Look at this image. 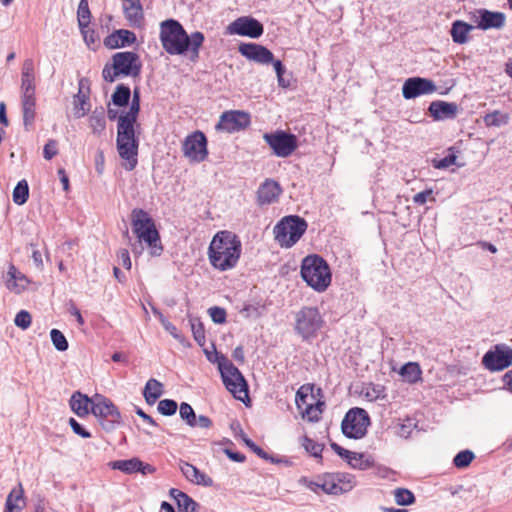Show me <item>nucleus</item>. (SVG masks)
Returning <instances> with one entry per match:
<instances>
[{
  "label": "nucleus",
  "instance_id": "1",
  "mask_svg": "<svg viewBox=\"0 0 512 512\" xmlns=\"http://www.w3.org/2000/svg\"><path fill=\"white\" fill-rule=\"evenodd\" d=\"M204 40V34L200 31L188 35L177 20L168 19L160 25V41L170 55H188L192 62H196Z\"/></svg>",
  "mask_w": 512,
  "mask_h": 512
},
{
  "label": "nucleus",
  "instance_id": "2",
  "mask_svg": "<svg viewBox=\"0 0 512 512\" xmlns=\"http://www.w3.org/2000/svg\"><path fill=\"white\" fill-rule=\"evenodd\" d=\"M242 244L239 237L227 230L217 232L208 248L211 266L219 271L233 269L241 256Z\"/></svg>",
  "mask_w": 512,
  "mask_h": 512
},
{
  "label": "nucleus",
  "instance_id": "3",
  "mask_svg": "<svg viewBox=\"0 0 512 512\" xmlns=\"http://www.w3.org/2000/svg\"><path fill=\"white\" fill-rule=\"evenodd\" d=\"M136 121V119L119 116L117 123V151L124 160L122 166L127 171L134 170L138 164L139 140L134 128Z\"/></svg>",
  "mask_w": 512,
  "mask_h": 512
},
{
  "label": "nucleus",
  "instance_id": "4",
  "mask_svg": "<svg viewBox=\"0 0 512 512\" xmlns=\"http://www.w3.org/2000/svg\"><path fill=\"white\" fill-rule=\"evenodd\" d=\"M131 224L133 232L140 241L145 242L150 248L152 256H159L163 247L160 243L159 232L155 227L153 219L149 214L140 208H135L131 212Z\"/></svg>",
  "mask_w": 512,
  "mask_h": 512
},
{
  "label": "nucleus",
  "instance_id": "5",
  "mask_svg": "<svg viewBox=\"0 0 512 512\" xmlns=\"http://www.w3.org/2000/svg\"><path fill=\"white\" fill-rule=\"evenodd\" d=\"M301 276L317 292H324L331 283L330 267L319 255H309L302 260Z\"/></svg>",
  "mask_w": 512,
  "mask_h": 512
},
{
  "label": "nucleus",
  "instance_id": "6",
  "mask_svg": "<svg viewBox=\"0 0 512 512\" xmlns=\"http://www.w3.org/2000/svg\"><path fill=\"white\" fill-rule=\"evenodd\" d=\"M324 323L317 307L304 306L295 314L294 330L303 341L310 342L318 336Z\"/></svg>",
  "mask_w": 512,
  "mask_h": 512
},
{
  "label": "nucleus",
  "instance_id": "7",
  "mask_svg": "<svg viewBox=\"0 0 512 512\" xmlns=\"http://www.w3.org/2000/svg\"><path fill=\"white\" fill-rule=\"evenodd\" d=\"M307 226L305 219L297 215L285 216L273 229L275 240L281 247L290 248L303 236Z\"/></svg>",
  "mask_w": 512,
  "mask_h": 512
},
{
  "label": "nucleus",
  "instance_id": "8",
  "mask_svg": "<svg viewBox=\"0 0 512 512\" xmlns=\"http://www.w3.org/2000/svg\"><path fill=\"white\" fill-rule=\"evenodd\" d=\"M91 413L106 431L114 430L121 422V414L118 408L110 399L100 394H96L93 398Z\"/></svg>",
  "mask_w": 512,
  "mask_h": 512
},
{
  "label": "nucleus",
  "instance_id": "9",
  "mask_svg": "<svg viewBox=\"0 0 512 512\" xmlns=\"http://www.w3.org/2000/svg\"><path fill=\"white\" fill-rule=\"evenodd\" d=\"M370 418L366 410L362 408L350 409L341 424L343 434L351 439H360L367 433Z\"/></svg>",
  "mask_w": 512,
  "mask_h": 512
},
{
  "label": "nucleus",
  "instance_id": "10",
  "mask_svg": "<svg viewBox=\"0 0 512 512\" xmlns=\"http://www.w3.org/2000/svg\"><path fill=\"white\" fill-rule=\"evenodd\" d=\"M263 138L274 155L280 158L289 157L298 147L297 137L283 130L265 133Z\"/></svg>",
  "mask_w": 512,
  "mask_h": 512
},
{
  "label": "nucleus",
  "instance_id": "11",
  "mask_svg": "<svg viewBox=\"0 0 512 512\" xmlns=\"http://www.w3.org/2000/svg\"><path fill=\"white\" fill-rule=\"evenodd\" d=\"M220 371L223 384L239 400L247 397V383L240 370L229 361Z\"/></svg>",
  "mask_w": 512,
  "mask_h": 512
},
{
  "label": "nucleus",
  "instance_id": "12",
  "mask_svg": "<svg viewBox=\"0 0 512 512\" xmlns=\"http://www.w3.org/2000/svg\"><path fill=\"white\" fill-rule=\"evenodd\" d=\"M182 151L185 157L192 162H202L208 156L207 138L201 131H195L188 135L183 144Z\"/></svg>",
  "mask_w": 512,
  "mask_h": 512
},
{
  "label": "nucleus",
  "instance_id": "13",
  "mask_svg": "<svg viewBox=\"0 0 512 512\" xmlns=\"http://www.w3.org/2000/svg\"><path fill=\"white\" fill-rule=\"evenodd\" d=\"M482 364L490 371H501L512 364V348L505 344H498L494 350L486 352Z\"/></svg>",
  "mask_w": 512,
  "mask_h": 512
},
{
  "label": "nucleus",
  "instance_id": "14",
  "mask_svg": "<svg viewBox=\"0 0 512 512\" xmlns=\"http://www.w3.org/2000/svg\"><path fill=\"white\" fill-rule=\"evenodd\" d=\"M227 31L231 35H240L250 38H259L263 32V25L255 18L250 16H242L231 22Z\"/></svg>",
  "mask_w": 512,
  "mask_h": 512
},
{
  "label": "nucleus",
  "instance_id": "15",
  "mask_svg": "<svg viewBox=\"0 0 512 512\" xmlns=\"http://www.w3.org/2000/svg\"><path fill=\"white\" fill-rule=\"evenodd\" d=\"M437 91L434 81L428 78L411 77L405 80L402 86V95L405 99H414L422 95H430Z\"/></svg>",
  "mask_w": 512,
  "mask_h": 512
},
{
  "label": "nucleus",
  "instance_id": "16",
  "mask_svg": "<svg viewBox=\"0 0 512 512\" xmlns=\"http://www.w3.org/2000/svg\"><path fill=\"white\" fill-rule=\"evenodd\" d=\"M112 61L119 75L136 77L141 72L139 56L134 52H118L112 56Z\"/></svg>",
  "mask_w": 512,
  "mask_h": 512
},
{
  "label": "nucleus",
  "instance_id": "17",
  "mask_svg": "<svg viewBox=\"0 0 512 512\" xmlns=\"http://www.w3.org/2000/svg\"><path fill=\"white\" fill-rule=\"evenodd\" d=\"M475 27L481 30L502 29L505 26L506 15L499 11H490L485 8L477 9L472 14Z\"/></svg>",
  "mask_w": 512,
  "mask_h": 512
},
{
  "label": "nucleus",
  "instance_id": "18",
  "mask_svg": "<svg viewBox=\"0 0 512 512\" xmlns=\"http://www.w3.org/2000/svg\"><path fill=\"white\" fill-rule=\"evenodd\" d=\"M250 125V116L248 113L234 110L226 111L220 116V120L216 125L218 130L229 133L240 131Z\"/></svg>",
  "mask_w": 512,
  "mask_h": 512
},
{
  "label": "nucleus",
  "instance_id": "19",
  "mask_svg": "<svg viewBox=\"0 0 512 512\" xmlns=\"http://www.w3.org/2000/svg\"><path fill=\"white\" fill-rule=\"evenodd\" d=\"M238 50L242 56L258 64L267 65L273 62V53L263 45L242 43Z\"/></svg>",
  "mask_w": 512,
  "mask_h": 512
},
{
  "label": "nucleus",
  "instance_id": "20",
  "mask_svg": "<svg viewBox=\"0 0 512 512\" xmlns=\"http://www.w3.org/2000/svg\"><path fill=\"white\" fill-rule=\"evenodd\" d=\"M428 112L434 121L452 120L457 116L458 105L454 102L435 100L430 103Z\"/></svg>",
  "mask_w": 512,
  "mask_h": 512
},
{
  "label": "nucleus",
  "instance_id": "21",
  "mask_svg": "<svg viewBox=\"0 0 512 512\" xmlns=\"http://www.w3.org/2000/svg\"><path fill=\"white\" fill-rule=\"evenodd\" d=\"M282 193L280 184L273 179H266L258 188L257 203L261 206L276 202Z\"/></svg>",
  "mask_w": 512,
  "mask_h": 512
},
{
  "label": "nucleus",
  "instance_id": "22",
  "mask_svg": "<svg viewBox=\"0 0 512 512\" xmlns=\"http://www.w3.org/2000/svg\"><path fill=\"white\" fill-rule=\"evenodd\" d=\"M135 42V33L126 29L116 30L104 39V45L109 49H117L120 47L129 46Z\"/></svg>",
  "mask_w": 512,
  "mask_h": 512
},
{
  "label": "nucleus",
  "instance_id": "23",
  "mask_svg": "<svg viewBox=\"0 0 512 512\" xmlns=\"http://www.w3.org/2000/svg\"><path fill=\"white\" fill-rule=\"evenodd\" d=\"M179 467L184 477L191 483L204 487H211L213 485V479L194 465L188 462H181Z\"/></svg>",
  "mask_w": 512,
  "mask_h": 512
},
{
  "label": "nucleus",
  "instance_id": "24",
  "mask_svg": "<svg viewBox=\"0 0 512 512\" xmlns=\"http://www.w3.org/2000/svg\"><path fill=\"white\" fill-rule=\"evenodd\" d=\"M30 283L26 275L21 273L15 265L10 264L6 274L5 285L8 290L21 293Z\"/></svg>",
  "mask_w": 512,
  "mask_h": 512
},
{
  "label": "nucleus",
  "instance_id": "25",
  "mask_svg": "<svg viewBox=\"0 0 512 512\" xmlns=\"http://www.w3.org/2000/svg\"><path fill=\"white\" fill-rule=\"evenodd\" d=\"M34 61L31 58L24 60L21 71V94L35 93Z\"/></svg>",
  "mask_w": 512,
  "mask_h": 512
},
{
  "label": "nucleus",
  "instance_id": "26",
  "mask_svg": "<svg viewBox=\"0 0 512 512\" xmlns=\"http://www.w3.org/2000/svg\"><path fill=\"white\" fill-rule=\"evenodd\" d=\"M26 505L24 490L22 484L19 483L8 494L5 502L4 512H21Z\"/></svg>",
  "mask_w": 512,
  "mask_h": 512
},
{
  "label": "nucleus",
  "instance_id": "27",
  "mask_svg": "<svg viewBox=\"0 0 512 512\" xmlns=\"http://www.w3.org/2000/svg\"><path fill=\"white\" fill-rule=\"evenodd\" d=\"M93 405V398H89L87 395L77 391L74 392L70 399V406L72 411L79 417H84L91 412V406Z\"/></svg>",
  "mask_w": 512,
  "mask_h": 512
},
{
  "label": "nucleus",
  "instance_id": "28",
  "mask_svg": "<svg viewBox=\"0 0 512 512\" xmlns=\"http://www.w3.org/2000/svg\"><path fill=\"white\" fill-rule=\"evenodd\" d=\"M23 124L28 129L35 119L36 97L35 93L21 94Z\"/></svg>",
  "mask_w": 512,
  "mask_h": 512
},
{
  "label": "nucleus",
  "instance_id": "29",
  "mask_svg": "<svg viewBox=\"0 0 512 512\" xmlns=\"http://www.w3.org/2000/svg\"><path fill=\"white\" fill-rule=\"evenodd\" d=\"M475 28V26L468 24L462 20H455L450 29V35L452 40L456 44H465L469 40V33Z\"/></svg>",
  "mask_w": 512,
  "mask_h": 512
},
{
  "label": "nucleus",
  "instance_id": "30",
  "mask_svg": "<svg viewBox=\"0 0 512 512\" xmlns=\"http://www.w3.org/2000/svg\"><path fill=\"white\" fill-rule=\"evenodd\" d=\"M123 10L126 19L133 25H140L143 21V9L140 0H124Z\"/></svg>",
  "mask_w": 512,
  "mask_h": 512
},
{
  "label": "nucleus",
  "instance_id": "31",
  "mask_svg": "<svg viewBox=\"0 0 512 512\" xmlns=\"http://www.w3.org/2000/svg\"><path fill=\"white\" fill-rule=\"evenodd\" d=\"M169 495L176 501L179 512H196L198 503L179 489L171 488Z\"/></svg>",
  "mask_w": 512,
  "mask_h": 512
},
{
  "label": "nucleus",
  "instance_id": "32",
  "mask_svg": "<svg viewBox=\"0 0 512 512\" xmlns=\"http://www.w3.org/2000/svg\"><path fill=\"white\" fill-rule=\"evenodd\" d=\"M82 80L79 83V91L73 99V112L75 118L84 117L90 110L89 97L83 92Z\"/></svg>",
  "mask_w": 512,
  "mask_h": 512
},
{
  "label": "nucleus",
  "instance_id": "33",
  "mask_svg": "<svg viewBox=\"0 0 512 512\" xmlns=\"http://www.w3.org/2000/svg\"><path fill=\"white\" fill-rule=\"evenodd\" d=\"M163 392V384L158 380L151 378L147 381L144 387L143 396L147 404L153 405Z\"/></svg>",
  "mask_w": 512,
  "mask_h": 512
},
{
  "label": "nucleus",
  "instance_id": "34",
  "mask_svg": "<svg viewBox=\"0 0 512 512\" xmlns=\"http://www.w3.org/2000/svg\"><path fill=\"white\" fill-rule=\"evenodd\" d=\"M422 371L416 362H408L400 369V375L408 383H416L421 379Z\"/></svg>",
  "mask_w": 512,
  "mask_h": 512
},
{
  "label": "nucleus",
  "instance_id": "35",
  "mask_svg": "<svg viewBox=\"0 0 512 512\" xmlns=\"http://www.w3.org/2000/svg\"><path fill=\"white\" fill-rule=\"evenodd\" d=\"M239 438L245 443L247 447L251 449L257 456L260 458L270 461L271 463H280L282 462L281 459H277L273 456H270L267 452H265L262 448L257 446L244 432L242 429H240Z\"/></svg>",
  "mask_w": 512,
  "mask_h": 512
},
{
  "label": "nucleus",
  "instance_id": "36",
  "mask_svg": "<svg viewBox=\"0 0 512 512\" xmlns=\"http://www.w3.org/2000/svg\"><path fill=\"white\" fill-rule=\"evenodd\" d=\"M347 463L354 469L366 470L373 466V460L365 458L363 453L350 451V454L344 458Z\"/></svg>",
  "mask_w": 512,
  "mask_h": 512
},
{
  "label": "nucleus",
  "instance_id": "37",
  "mask_svg": "<svg viewBox=\"0 0 512 512\" xmlns=\"http://www.w3.org/2000/svg\"><path fill=\"white\" fill-rule=\"evenodd\" d=\"M141 466V460L134 457L127 460H117L111 462V467L113 469L119 470L126 474H133L138 472Z\"/></svg>",
  "mask_w": 512,
  "mask_h": 512
},
{
  "label": "nucleus",
  "instance_id": "38",
  "mask_svg": "<svg viewBox=\"0 0 512 512\" xmlns=\"http://www.w3.org/2000/svg\"><path fill=\"white\" fill-rule=\"evenodd\" d=\"M131 90L124 84L117 85L114 93L112 94V102L118 107H124L128 105L131 98Z\"/></svg>",
  "mask_w": 512,
  "mask_h": 512
},
{
  "label": "nucleus",
  "instance_id": "39",
  "mask_svg": "<svg viewBox=\"0 0 512 512\" xmlns=\"http://www.w3.org/2000/svg\"><path fill=\"white\" fill-rule=\"evenodd\" d=\"M89 125L94 134H101L106 128L105 113L103 108L95 110L89 117Z\"/></svg>",
  "mask_w": 512,
  "mask_h": 512
},
{
  "label": "nucleus",
  "instance_id": "40",
  "mask_svg": "<svg viewBox=\"0 0 512 512\" xmlns=\"http://www.w3.org/2000/svg\"><path fill=\"white\" fill-rule=\"evenodd\" d=\"M310 399L312 402L307 404L301 413L302 416L307 418L310 422H317L322 414L321 407L324 405V403L320 401L314 402V397L312 395L310 396Z\"/></svg>",
  "mask_w": 512,
  "mask_h": 512
},
{
  "label": "nucleus",
  "instance_id": "41",
  "mask_svg": "<svg viewBox=\"0 0 512 512\" xmlns=\"http://www.w3.org/2000/svg\"><path fill=\"white\" fill-rule=\"evenodd\" d=\"M13 201L17 205H23L27 202L29 197V186L26 180H21L17 183L13 190Z\"/></svg>",
  "mask_w": 512,
  "mask_h": 512
},
{
  "label": "nucleus",
  "instance_id": "42",
  "mask_svg": "<svg viewBox=\"0 0 512 512\" xmlns=\"http://www.w3.org/2000/svg\"><path fill=\"white\" fill-rule=\"evenodd\" d=\"M362 393L371 402L386 398L385 388L380 384H369L363 389Z\"/></svg>",
  "mask_w": 512,
  "mask_h": 512
},
{
  "label": "nucleus",
  "instance_id": "43",
  "mask_svg": "<svg viewBox=\"0 0 512 512\" xmlns=\"http://www.w3.org/2000/svg\"><path fill=\"white\" fill-rule=\"evenodd\" d=\"M417 427V423L413 418H406L395 426V434L401 438L407 439L413 430Z\"/></svg>",
  "mask_w": 512,
  "mask_h": 512
},
{
  "label": "nucleus",
  "instance_id": "44",
  "mask_svg": "<svg viewBox=\"0 0 512 512\" xmlns=\"http://www.w3.org/2000/svg\"><path fill=\"white\" fill-rule=\"evenodd\" d=\"M507 122L508 115L498 110L488 113L484 117V123L488 127H500L507 124Z\"/></svg>",
  "mask_w": 512,
  "mask_h": 512
},
{
  "label": "nucleus",
  "instance_id": "45",
  "mask_svg": "<svg viewBox=\"0 0 512 512\" xmlns=\"http://www.w3.org/2000/svg\"><path fill=\"white\" fill-rule=\"evenodd\" d=\"M77 20L79 28H85L90 24L91 12L89 9L88 0H80L77 9Z\"/></svg>",
  "mask_w": 512,
  "mask_h": 512
},
{
  "label": "nucleus",
  "instance_id": "46",
  "mask_svg": "<svg viewBox=\"0 0 512 512\" xmlns=\"http://www.w3.org/2000/svg\"><path fill=\"white\" fill-rule=\"evenodd\" d=\"M395 502L400 506L412 505L415 502L414 494L406 488H397L394 490Z\"/></svg>",
  "mask_w": 512,
  "mask_h": 512
},
{
  "label": "nucleus",
  "instance_id": "47",
  "mask_svg": "<svg viewBox=\"0 0 512 512\" xmlns=\"http://www.w3.org/2000/svg\"><path fill=\"white\" fill-rule=\"evenodd\" d=\"M194 340L200 346H204L206 342L204 325L199 319L192 318L189 320Z\"/></svg>",
  "mask_w": 512,
  "mask_h": 512
},
{
  "label": "nucleus",
  "instance_id": "48",
  "mask_svg": "<svg viewBox=\"0 0 512 512\" xmlns=\"http://www.w3.org/2000/svg\"><path fill=\"white\" fill-rule=\"evenodd\" d=\"M319 490H322L326 494H341L344 489L339 486L334 477H327L322 482H319Z\"/></svg>",
  "mask_w": 512,
  "mask_h": 512
},
{
  "label": "nucleus",
  "instance_id": "49",
  "mask_svg": "<svg viewBox=\"0 0 512 512\" xmlns=\"http://www.w3.org/2000/svg\"><path fill=\"white\" fill-rule=\"evenodd\" d=\"M302 446L305 450L315 458L322 457L323 445L309 438L308 436H304L302 439Z\"/></svg>",
  "mask_w": 512,
  "mask_h": 512
},
{
  "label": "nucleus",
  "instance_id": "50",
  "mask_svg": "<svg viewBox=\"0 0 512 512\" xmlns=\"http://www.w3.org/2000/svg\"><path fill=\"white\" fill-rule=\"evenodd\" d=\"M475 458L474 453L471 450H462L457 453L453 459V464L459 469L466 468Z\"/></svg>",
  "mask_w": 512,
  "mask_h": 512
},
{
  "label": "nucleus",
  "instance_id": "51",
  "mask_svg": "<svg viewBox=\"0 0 512 512\" xmlns=\"http://www.w3.org/2000/svg\"><path fill=\"white\" fill-rule=\"evenodd\" d=\"M51 341L56 348V350L60 352H64L68 349V341L65 335L58 329H52L50 331Z\"/></svg>",
  "mask_w": 512,
  "mask_h": 512
},
{
  "label": "nucleus",
  "instance_id": "52",
  "mask_svg": "<svg viewBox=\"0 0 512 512\" xmlns=\"http://www.w3.org/2000/svg\"><path fill=\"white\" fill-rule=\"evenodd\" d=\"M132 101L129 107V110L124 113L122 116L128 117L131 119H136L138 117L140 111V91L138 88H135L133 93L131 94Z\"/></svg>",
  "mask_w": 512,
  "mask_h": 512
},
{
  "label": "nucleus",
  "instance_id": "53",
  "mask_svg": "<svg viewBox=\"0 0 512 512\" xmlns=\"http://www.w3.org/2000/svg\"><path fill=\"white\" fill-rule=\"evenodd\" d=\"M178 408L177 402L172 399H163L158 403L157 410L164 416H172Z\"/></svg>",
  "mask_w": 512,
  "mask_h": 512
},
{
  "label": "nucleus",
  "instance_id": "54",
  "mask_svg": "<svg viewBox=\"0 0 512 512\" xmlns=\"http://www.w3.org/2000/svg\"><path fill=\"white\" fill-rule=\"evenodd\" d=\"M206 358L211 363H217L218 369L221 370L230 360L223 354L218 353L213 345V351L204 350Z\"/></svg>",
  "mask_w": 512,
  "mask_h": 512
},
{
  "label": "nucleus",
  "instance_id": "55",
  "mask_svg": "<svg viewBox=\"0 0 512 512\" xmlns=\"http://www.w3.org/2000/svg\"><path fill=\"white\" fill-rule=\"evenodd\" d=\"M179 414L187 425L193 426L194 421H196V415L190 404L182 402L179 407Z\"/></svg>",
  "mask_w": 512,
  "mask_h": 512
},
{
  "label": "nucleus",
  "instance_id": "56",
  "mask_svg": "<svg viewBox=\"0 0 512 512\" xmlns=\"http://www.w3.org/2000/svg\"><path fill=\"white\" fill-rule=\"evenodd\" d=\"M208 313L212 321L216 324H223L226 322V310L219 306H213L208 309Z\"/></svg>",
  "mask_w": 512,
  "mask_h": 512
},
{
  "label": "nucleus",
  "instance_id": "57",
  "mask_svg": "<svg viewBox=\"0 0 512 512\" xmlns=\"http://www.w3.org/2000/svg\"><path fill=\"white\" fill-rule=\"evenodd\" d=\"M308 388L305 386H301L298 391L296 392L295 396V402L297 405V408L301 411L306 407L307 404H310L311 402L308 401L310 396L308 395Z\"/></svg>",
  "mask_w": 512,
  "mask_h": 512
},
{
  "label": "nucleus",
  "instance_id": "58",
  "mask_svg": "<svg viewBox=\"0 0 512 512\" xmlns=\"http://www.w3.org/2000/svg\"><path fill=\"white\" fill-rule=\"evenodd\" d=\"M456 159V155L454 153H450L441 159L433 160V166L436 169H446L449 166L454 165L456 163Z\"/></svg>",
  "mask_w": 512,
  "mask_h": 512
},
{
  "label": "nucleus",
  "instance_id": "59",
  "mask_svg": "<svg viewBox=\"0 0 512 512\" xmlns=\"http://www.w3.org/2000/svg\"><path fill=\"white\" fill-rule=\"evenodd\" d=\"M14 322L16 326L27 329L31 325V315L29 312L21 310L16 314Z\"/></svg>",
  "mask_w": 512,
  "mask_h": 512
},
{
  "label": "nucleus",
  "instance_id": "60",
  "mask_svg": "<svg viewBox=\"0 0 512 512\" xmlns=\"http://www.w3.org/2000/svg\"><path fill=\"white\" fill-rule=\"evenodd\" d=\"M102 76L105 81L112 83L119 76V73L115 70L113 63H107L102 70Z\"/></svg>",
  "mask_w": 512,
  "mask_h": 512
},
{
  "label": "nucleus",
  "instance_id": "61",
  "mask_svg": "<svg viewBox=\"0 0 512 512\" xmlns=\"http://www.w3.org/2000/svg\"><path fill=\"white\" fill-rule=\"evenodd\" d=\"M80 31L84 38V41L88 46H90L91 44H95L98 40L96 32L93 29H90L89 25L85 28H80Z\"/></svg>",
  "mask_w": 512,
  "mask_h": 512
},
{
  "label": "nucleus",
  "instance_id": "62",
  "mask_svg": "<svg viewBox=\"0 0 512 512\" xmlns=\"http://www.w3.org/2000/svg\"><path fill=\"white\" fill-rule=\"evenodd\" d=\"M69 424L73 432L82 438H90L91 434L88 432L78 421L74 418H70Z\"/></svg>",
  "mask_w": 512,
  "mask_h": 512
},
{
  "label": "nucleus",
  "instance_id": "63",
  "mask_svg": "<svg viewBox=\"0 0 512 512\" xmlns=\"http://www.w3.org/2000/svg\"><path fill=\"white\" fill-rule=\"evenodd\" d=\"M57 152V142L55 140H49L44 146L43 156L46 160H50Z\"/></svg>",
  "mask_w": 512,
  "mask_h": 512
},
{
  "label": "nucleus",
  "instance_id": "64",
  "mask_svg": "<svg viewBox=\"0 0 512 512\" xmlns=\"http://www.w3.org/2000/svg\"><path fill=\"white\" fill-rule=\"evenodd\" d=\"M117 258L119 263L125 268V269H131L132 263L130 259V254L127 249H120L117 253Z\"/></svg>",
  "mask_w": 512,
  "mask_h": 512
}]
</instances>
